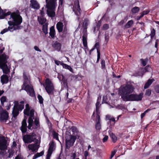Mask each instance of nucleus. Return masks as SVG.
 I'll list each match as a JSON object with an SVG mask.
<instances>
[{
	"label": "nucleus",
	"mask_w": 159,
	"mask_h": 159,
	"mask_svg": "<svg viewBox=\"0 0 159 159\" xmlns=\"http://www.w3.org/2000/svg\"><path fill=\"white\" fill-rule=\"evenodd\" d=\"M37 98L39 100V102L40 104H43V99L42 97L39 94H38L37 96Z\"/></svg>",
	"instance_id": "45"
},
{
	"label": "nucleus",
	"mask_w": 159,
	"mask_h": 159,
	"mask_svg": "<svg viewBox=\"0 0 159 159\" xmlns=\"http://www.w3.org/2000/svg\"><path fill=\"white\" fill-rule=\"evenodd\" d=\"M27 128L26 120V119L24 118L22 121L21 126L20 128L22 134H25L26 132Z\"/></svg>",
	"instance_id": "14"
},
{
	"label": "nucleus",
	"mask_w": 159,
	"mask_h": 159,
	"mask_svg": "<svg viewBox=\"0 0 159 159\" xmlns=\"http://www.w3.org/2000/svg\"><path fill=\"white\" fill-rule=\"evenodd\" d=\"M20 104H19L18 102H17L16 103H15L14 105H16L17 108L18 110L20 111H22L24 108V102L23 101H21L20 102Z\"/></svg>",
	"instance_id": "20"
},
{
	"label": "nucleus",
	"mask_w": 159,
	"mask_h": 159,
	"mask_svg": "<svg viewBox=\"0 0 159 159\" xmlns=\"http://www.w3.org/2000/svg\"><path fill=\"white\" fill-rule=\"evenodd\" d=\"M24 82L21 86V90H24L30 96L34 97L35 96V92L32 86H30L29 84L30 83V78L28 74L24 71L23 73Z\"/></svg>",
	"instance_id": "1"
},
{
	"label": "nucleus",
	"mask_w": 159,
	"mask_h": 159,
	"mask_svg": "<svg viewBox=\"0 0 159 159\" xmlns=\"http://www.w3.org/2000/svg\"><path fill=\"white\" fill-rule=\"evenodd\" d=\"M110 136L112 142L115 143L117 140V137L113 133L109 134Z\"/></svg>",
	"instance_id": "33"
},
{
	"label": "nucleus",
	"mask_w": 159,
	"mask_h": 159,
	"mask_svg": "<svg viewBox=\"0 0 159 159\" xmlns=\"http://www.w3.org/2000/svg\"><path fill=\"white\" fill-rule=\"evenodd\" d=\"M42 30L43 32L45 34H46L48 33L47 24H45L43 25Z\"/></svg>",
	"instance_id": "38"
},
{
	"label": "nucleus",
	"mask_w": 159,
	"mask_h": 159,
	"mask_svg": "<svg viewBox=\"0 0 159 159\" xmlns=\"http://www.w3.org/2000/svg\"><path fill=\"white\" fill-rule=\"evenodd\" d=\"M101 68L102 69H106V65H105V61L104 59H101Z\"/></svg>",
	"instance_id": "43"
},
{
	"label": "nucleus",
	"mask_w": 159,
	"mask_h": 159,
	"mask_svg": "<svg viewBox=\"0 0 159 159\" xmlns=\"http://www.w3.org/2000/svg\"><path fill=\"white\" fill-rule=\"evenodd\" d=\"M52 135L53 136V138L54 139H56L57 140H59L58 134L55 131H53Z\"/></svg>",
	"instance_id": "44"
},
{
	"label": "nucleus",
	"mask_w": 159,
	"mask_h": 159,
	"mask_svg": "<svg viewBox=\"0 0 159 159\" xmlns=\"http://www.w3.org/2000/svg\"><path fill=\"white\" fill-rule=\"evenodd\" d=\"M6 61V56L4 54L0 55V66L3 63H5Z\"/></svg>",
	"instance_id": "32"
},
{
	"label": "nucleus",
	"mask_w": 159,
	"mask_h": 159,
	"mask_svg": "<svg viewBox=\"0 0 159 159\" xmlns=\"http://www.w3.org/2000/svg\"><path fill=\"white\" fill-rule=\"evenodd\" d=\"M66 139V147L68 148L73 145L77 137L76 136L72 135L71 134H67Z\"/></svg>",
	"instance_id": "7"
},
{
	"label": "nucleus",
	"mask_w": 159,
	"mask_h": 159,
	"mask_svg": "<svg viewBox=\"0 0 159 159\" xmlns=\"http://www.w3.org/2000/svg\"><path fill=\"white\" fill-rule=\"evenodd\" d=\"M1 104L2 106H4V102L7 101V98L6 96H3L0 99Z\"/></svg>",
	"instance_id": "42"
},
{
	"label": "nucleus",
	"mask_w": 159,
	"mask_h": 159,
	"mask_svg": "<svg viewBox=\"0 0 159 159\" xmlns=\"http://www.w3.org/2000/svg\"><path fill=\"white\" fill-rule=\"evenodd\" d=\"M8 24L10 26H11L12 25H16L15 24L14 22L13 21H11V20H9L8 21Z\"/></svg>",
	"instance_id": "59"
},
{
	"label": "nucleus",
	"mask_w": 159,
	"mask_h": 159,
	"mask_svg": "<svg viewBox=\"0 0 159 159\" xmlns=\"http://www.w3.org/2000/svg\"><path fill=\"white\" fill-rule=\"evenodd\" d=\"M97 53V60L96 61V63H98L100 59V57H101V53L100 52V49L99 50H98V52Z\"/></svg>",
	"instance_id": "47"
},
{
	"label": "nucleus",
	"mask_w": 159,
	"mask_h": 159,
	"mask_svg": "<svg viewBox=\"0 0 159 159\" xmlns=\"http://www.w3.org/2000/svg\"><path fill=\"white\" fill-rule=\"evenodd\" d=\"M30 2H31L30 6L32 8L36 9H39V5L36 1L31 0Z\"/></svg>",
	"instance_id": "17"
},
{
	"label": "nucleus",
	"mask_w": 159,
	"mask_h": 159,
	"mask_svg": "<svg viewBox=\"0 0 159 159\" xmlns=\"http://www.w3.org/2000/svg\"><path fill=\"white\" fill-rule=\"evenodd\" d=\"M74 7H80L79 0H75L74 2Z\"/></svg>",
	"instance_id": "51"
},
{
	"label": "nucleus",
	"mask_w": 159,
	"mask_h": 159,
	"mask_svg": "<svg viewBox=\"0 0 159 159\" xmlns=\"http://www.w3.org/2000/svg\"><path fill=\"white\" fill-rule=\"evenodd\" d=\"M7 29L8 30H10V31H12L15 30L20 29V27L19 26L12 25L8 27Z\"/></svg>",
	"instance_id": "34"
},
{
	"label": "nucleus",
	"mask_w": 159,
	"mask_h": 159,
	"mask_svg": "<svg viewBox=\"0 0 159 159\" xmlns=\"http://www.w3.org/2000/svg\"><path fill=\"white\" fill-rule=\"evenodd\" d=\"M154 80L153 79H149L148 80L147 82L145 83L144 87V88L145 89L148 88L152 84Z\"/></svg>",
	"instance_id": "29"
},
{
	"label": "nucleus",
	"mask_w": 159,
	"mask_h": 159,
	"mask_svg": "<svg viewBox=\"0 0 159 159\" xmlns=\"http://www.w3.org/2000/svg\"><path fill=\"white\" fill-rule=\"evenodd\" d=\"M134 87L131 84H126L120 90V93L123 100L124 101L125 99V97H127L130 94H131L134 91Z\"/></svg>",
	"instance_id": "2"
},
{
	"label": "nucleus",
	"mask_w": 159,
	"mask_h": 159,
	"mask_svg": "<svg viewBox=\"0 0 159 159\" xmlns=\"http://www.w3.org/2000/svg\"><path fill=\"white\" fill-rule=\"evenodd\" d=\"M133 24V21L132 20H130L128 21L126 24L123 27V29H128Z\"/></svg>",
	"instance_id": "30"
},
{
	"label": "nucleus",
	"mask_w": 159,
	"mask_h": 159,
	"mask_svg": "<svg viewBox=\"0 0 159 159\" xmlns=\"http://www.w3.org/2000/svg\"><path fill=\"white\" fill-rule=\"evenodd\" d=\"M9 16V19H10L12 18L16 26H19L22 22V17L19 14L15 12L12 13L11 12V14Z\"/></svg>",
	"instance_id": "6"
},
{
	"label": "nucleus",
	"mask_w": 159,
	"mask_h": 159,
	"mask_svg": "<svg viewBox=\"0 0 159 159\" xmlns=\"http://www.w3.org/2000/svg\"><path fill=\"white\" fill-rule=\"evenodd\" d=\"M88 22L89 20L85 18L84 19L82 25V27L84 30L87 29L88 25Z\"/></svg>",
	"instance_id": "36"
},
{
	"label": "nucleus",
	"mask_w": 159,
	"mask_h": 159,
	"mask_svg": "<svg viewBox=\"0 0 159 159\" xmlns=\"http://www.w3.org/2000/svg\"><path fill=\"white\" fill-rule=\"evenodd\" d=\"M100 116L99 114H97L96 115V123L100 122Z\"/></svg>",
	"instance_id": "55"
},
{
	"label": "nucleus",
	"mask_w": 159,
	"mask_h": 159,
	"mask_svg": "<svg viewBox=\"0 0 159 159\" xmlns=\"http://www.w3.org/2000/svg\"><path fill=\"white\" fill-rule=\"evenodd\" d=\"M45 87L46 92L49 95H53L54 87V84L49 78H47L45 81L44 84H43Z\"/></svg>",
	"instance_id": "3"
},
{
	"label": "nucleus",
	"mask_w": 159,
	"mask_h": 159,
	"mask_svg": "<svg viewBox=\"0 0 159 159\" xmlns=\"http://www.w3.org/2000/svg\"><path fill=\"white\" fill-rule=\"evenodd\" d=\"M63 23L61 22H59L57 23L56 25V28L59 33L62 31L63 27Z\"/></svg>",
	"instance_id": "21"
},
{
	"label": "nucleus",
	"mask_w": 159,
	"mask_h": 159,
	"mask_svg": "<svg viewBox=\"0 0 159 159\" xmlns=\"http://www.w3.org/2000/svg\"><path fill=\"white\" fill-rule=\"evenodd\" d=\"M108 136L107 135H105L104 138L103 139L102 141L103 143L107 141L108 139Z\"/></svg>",
	"instance_id": "62"
},
{
	"label": "nucleus",
	"mask_w": 159,
	"mask_h": 159,
	"mask_svg": "<svg viewBox=\"0 0 159 159\" xmlns=\"http://www.w3.org/2000/svg\"><path fill=\"white\" fill-rule=\"evenodd\" d=\"M155 90L157 93H159V85H157L155 86Z\"/></svg>",
	"instance_id": "60"
},
{
	"label": "nucleus",
	"mask_w": 159,
	"mask_h": 159,
	"mask_svg": "<svg viewBox=\"0 0 159 159\" xmlns=\"http://www.w3.org/2000/svg\"><path fill=\"white\" fill-rule=\"evenodd\" d=\"M3 72L4 74H8L10 72V70L8 69L7 66L6 68L3 69Z\"/></svg>",
	"instance_id": "53"
},
{
	"label": "nucleus",
	"mask_w": 159,
	"mask_h": 159,
	"mask_svg": "<svg viewBox=\"0 0 159 159\" xmlns=\"http://www.w3.org/2000/svg\"><path fill=\"white\" fill-rule=\"evenodd\" d=\"M62 32V37L63 38L66 37L67 33V29L66 26L64 27V29L63 30V31Z\"/></svg>",
	"instance_id": "40"
},
{
	"label": "nucleus",
	"mask_w": 159,
	"mask_h": 159,
	"mask_svg": "<svg viewBox=\"0 0 159 159\" xmlns=\"http://www.w3.org/2000/svg\"><path fill=\"white\" fill-rule=\"evenodd\" d=\"M54 62L55 64H56L57 65V66H58L59 65V64L61 65L62 63H63L62 62V61H61L58 60H55L54 61Z\"/></svg>",
	"instance_id": "58"
},
{
	"label": "nucleus",
	"mask_w": 159,
	"mask_h": 159,
	"mask_svg": "<svg viewBox=\"0 0 159 159\" xmlns=\"http://www.w3.org/2000/svg\"><path fill=\"white\" fill-rule=\"evenodd\" d=\"M95 127L97 130H100L101 129V125L100 122L96 123Z\"/></svg>",
	"instance_id": "41"
},
{
	"label": "nucleus",
	"mask_w": 159,
	"mask_h": 159,
	"mask_svg": "<svg viewBox=\"0 0 159 159\" xmlns=\"http://www.w3.org/2000/svg\"><path fill=\"white\" fill-rule=\"evenodd\" d=\"M61 81L62 82V85H63L64 87L65 88H68V86L67 85V79L65 78L64 76L63 75H61Z\"/></svg>",
	"instance_id": "28"
},
{
	"label": "nucleus",
	"mask_w": 159,
	"mask_h": 159,
	"mask_svg": "<svg viewBox=\"0 0 159 159\" xmlns=\"http://www.w3.org/2000/svg\"><path fill=\"white\" fill-rule=\"evenodd\" d=\"M9 116L8 112L5 110H2L0 114V120L1 122H6L8 120Z\"/></svg>",
	"instance_id": "12"
},
{
	"label": "nucleus",
	"mask_w": 159,
	"mask_h": 159,
	"mask_svg": "<svg viewBox=\"0 0 159 159\" xmlns=\"http://www.w3.org/2000/svg\"><path fill=\"white\" fill-rule=\"evenodd\" d=\"M34 127H32V129H36L40 126V122L39 118L37 117L35 118L34 120Z\"/></svg>",
	"instance_id": "23"
},
{
	"label": "nucleus",
	"mask_w": 159,
	"mask_h": 159,
	"mask_svg": "<svg viewBox=\"0 0 159 159\" xmlns=\"http://www.w3.org/2000/svg\"><path fill=\"white\" fill-rule=\"evenodd\" d=\"M55 9L51 10H49L48 9L47 11L48 16L51 17H55L56 15V13L55 11Z\"/></svg>",
	"instance_id": "25"
},
{
	"label": "nucleus",
	"mask_w": 159,
	"mask_h": 159,
	"mask_svg": "<svg viewBox=\"0 0 159 159\" xmlns=\"http://www.w3.org/2000/svg\"><path fill=\"white\" fill-rule=\"evenodd\" d=\"M155 34H156V30L154 28H152L151 30V33L150 34L151 39H152V38L155 35Z\"/></svg>",
	"instance_id": "46"
},
{
	"label": "nucleus",
	"mask_w": 159,
	"mask_h": 159,
	"mask_svg": "<svg viewBox=\"0 0 159 159\" xmlns=\"http://www.w3.org/2000/svg\"><path fill=\"white\" fill-rule=\"evenodd\" d=\"M19 111L17 108L16 105H14L12 112L13 116L14 117H16L19 114Z\"/></svg>",
	"instance_id": "22"
},
{
	"label": "nucleus",
	"mask_w": 159,
	"mask_h": 159,
	"mask_svg": "<svg viewBox=\"0 0 159 159\" xmlns=\"http://www.w3.org/2000/svg\"><path fill=\"white\" fill-rule=\"evenodd\" d=\"M151 93V90L150 89H148L146 90L145 93V95L148 96H149Z\"/></svg>",
	"instance_id": "52"
},
{
	"label": "nucleus",
	"mask_w": 159,
	"mask_h": 159,
	"mask_svg": "<svg viewBox=\"0 0 159 159\" xmlns=\"http://www.w3.org/2000/svg\"><path fill=\"white\" fill-rule=\"evenodd\" d=\"M7 140L5 139L4 137H2L0 139V150L4 151L7 149Z\"/></svg>",
	"instance_id": "11"
},
{
	"label": "nucleus",
	"mask_w": 159,
	"mask_h": 159,
	"mask_svg": "<svg viewBox=\"0 0 159 159\" xmlns=\"http://www.w3.org/2000/svg\"><path fill=\"white\" fill-rule=\"evenodd\" d=\"M61 64L63 68L69 70L70 72H73V69L70 66L64 63H62Z\"/></svg>",
	"instance_id": "37"
},
{
	"label": "nucleus",
	"mask_w": 159,
	"mask_h": 159,
	"mask_svg": "<svg viewBox=\"0 0 159 159\" xmlns=\"http://www.w3.org/2000/svg\"><path fill=\"white\" fill-rule=\"evenodd\" d=\"M49 146L47 151L46 159H50L53 152L55 149L54 142L53 141H52L51 143H49Z\"/></svg>",
	"instance_id": "8"
},
{
	"label": "nucleus",
	"mask_w": 159,
	"mask_h": 159,
	"mask_svg": "<svg viewBox=\"0 0 159 159\" xmlns=\"http://www.w3.org/2000/svg\"><path fill=\"white\" fill-rule=\"evenodd\" d=\"M8 77L6 75H3L1 77V81L2 84L7 83L8 82Z\"/></svg>",
	"instance_id": "31"
},
{
	"label": "nucleus",
	"mask_w": 159,
	"mask_h": 159,
	"mask_svg": "<svg viewBox=\"0 0 159 159\" xmlns=\"http://www.w3.org/2000/svg\"><path fill=\"white\" fill-rule=\"evenodd\" d=\"M83 35L82 37V42L83 44L84 47L86 48V49H88V48L87 45V34L86 32H83Z\"/></svg>",
	"instance_id": "16"
},
{
	"label": "nucleus",
	"mask_w": 159,
	"mask_h": 159,
	"mask_svg": "<svg viewBox=\"0 0 159 159\" xmlns=\"http://www.w3.org/2000/svg\"><path fill=\"white\" fill-rule=\"evenodd\" d=\"M143 97V93H141L139 94L136 93L130 94L127 97H125V101H139L142 100Z\"/></svg>",
	"instance_id": "4"
},
{
	"label": "nucleus",
	"mask_w": 159,
	"mask_h": 159,
	"mask_svg": "<svg viewBox=\"0 0 159 159\" xmlns=\"http://www.w3.org/2000/svg\"><path fill=\"white\" fill-rule=\"evenodd\" d=\"M52 46L55 50L59 51L61 49V45L57 41H56L52 44Z\"/></svg>",
	"instance_id": "18"
},
{
	"label": "nucleus",
	"mask_w": 159,
	"mask_h": 159,
	"mask_svg": "<svg viewBox=\"0 0 159 159\" xmlns=\"http://www.w3.org/2000/svg\"><path fill=\"white\" fill-rule=\"evenodd\" d=\"M96 49L97 50V52H98V50H100V45L99 42H97L95 43L93 47L89 51V54L91 55V54L92 52L95 49Z\"/></svg>",
	"instance_id": "24"
},
{
	"label": "nucleus",
	"mask_w": 159,
	"mask_h": 159,
	"mask_svg": "<svg viewBox=\"0 0 159 159\" xmlns=\"http://www.w3.org/2000/svg\"><path fill=\"white\" fill-rule=\"evenodd\" d=\"M149 12V10H148L143 11L141 13L144 16V15H146L148 14Z\"/></svg>",
	"instance_id": "56"
},
{
	"label": "nucleus",
	"mask_w": 159,
	"mask_h": 159,
	"mask_svg": "<svg viewBox=\"0 0 159 159\" xmlns=\"http://www.w3.org/2000/svg\"><path fill=\"white\" fill-rule=\"evenodd\" d=\"M25 108L24 110V113L25 115L27 116H29L30 115V107L29 106V104H26L25 106Z\"/></svg>",
	"instance_id": "19"
},
{
	"label": "nucleus",
	"mask_w": 159,
	"mask_h": 159,
	"mask_svg": "<svg viewBox=\"0 0 159 159\" xmlns=\"http://www.w3.org/2000/svg\"><path fill=\"white\" fill-rule=\"evenodd\" d=\"M109 28V25L108 24H105L103 25L102 27V30H107Z\"/></svg>",
	"instance_id": "50"
},
{
	"label": "nucleus",
	"mask_w": 159,
	"mask_h": 159,
	"mask_svg": "<svg viewBox=\"0 0 159 159\" xmlns=\"http://www.w3.org/2000/svg\"><path fill=\"white\" fill-rule=\"evenodd\" d=\"M151 109H148L145 111L143 113H142L141 115V117L142 119L146 113L149 111Z\"/></svg>",
	"instance_id": "49"
},
{
	"label": "nucleus",
	"mask_w": 159,
	"mask_h": 159,
	"mask_svg": "<svg viewBox=\"0 0 159 159\" xmlns=\"http://www.w3.org/2000/svg\"><path fill=\"white\" fill-rule=\"evenodd\" d=\"M46 7L49 10H54L56 9L57 5L56 0H49L46 2Z\"/></svg>",
	"instance_id": "10"
},
{
	"label": "nucleus",
	"mask_w": 159,
	"mask_h": 159,
	"mask_svg": "<svg viewBox=\"0 0 159 159\" xmlns=\"http://www.w3.org/2000/svg\"><path fill=\"white\" fill-rule=\"evenodd\" d=\"M36 134L34 132H32L30 134H26L23 137V140L25 143H30L32 142H34L37 140Z\"/></svg>",
	"instance_id": "5"
},
{
	"label": "nucleus",
	"mask_w": 159,
	"mask_h": 159,
	"mask_svg": "<svg viewBox=\"0 0 159 159\" xmlns=\"http://www.w3.org/2000/svg\"><path fill=\"white\" fill-rule=\"evenodd\" d=\"M14 152V151L12 149H11L7 157L9 158L13 156Z\"/></svg>",
	"instance_id": "54"
},
{
	"label": "nucleus",
	"mask_w": 159,
	"mask_h": 159,
	"mask_svg": "<svg viewBox=\"0 0 159 159\" xmlns=\"http://www.w3.org/2000/svg\"><path fill=\"white\" fill-rule=\"evenodd\" d=\"M44 151L43 150L39 153L37 152L34 155L33 157V159H36L39 157L42 156L44 154Z\"/></svg>",
	"instance_id": "35"
},
{
	"label": "nucleus",
	"mask_w": 159,
	"mask_h": 159,
	"mask_svg": "<svg viewBox=\"0 0 159 159\" xmlns=\"http://www.w3.org/2000/svg\"><path fill=\"white\" fill-rule=\"evenodd\" d=\"M28 148L33 152H36L39 148V147L36 143L30 144L28 145Z\"/></svg>",
	"instance_id": "15"
},
{
	"label": "nucleus",
	"mask_w": 159,
	"mask_h": 159,
	"mask_svg": "<svg viewBox=\"0 0 159 159\" xmlns=\"http://www.w3.org/2000/svg\"><path fill=\"white\" fill-rule=\"evenodd\" d=\"M7 10H3L0 7V19H3L4 18L7 20V17L9 16L11 14V12L8 11L6 12Z\"/></svg>",
	"instance_id": "13"
},
{
	"label": "nucleus",
	"mask_w": 159,
	"mask_h": 159,
	"mask_svg": "<svg viewBox=\"0 0 159 159\" xmlns=\"http://www.w3.org/2000/svg\"><path fill=\"white\" fill-rule=\"evenodd\" d=\"M73 11L75 14L77 16H80L82 12L80 7H74Z\"/></svg>",
	"instance_id": "27"
},
{
	"label": "nucleus",
	"mask_w": 159,
	"mask_h": 159,
	"mask_svg": "<svg viewBox=\"0 0 159 159\" xmlns=\"http://www.w3.org/2000/svg\"><path fill=\"white\" fill-rule=\"evenodd\" d=\"M140 10V8L137 7H133L131 10V11L133 14H135L138 13Z\"/></svg>",
	"instance_id": "39"
},
{
	"label": "nucleus",
	"mask_w": 159,
	"mask_h": 159,
	"mask_svg": "<svg viewBox=\"0 0 159 159\" xmlns=\"http://www.w3.org/2000/svg\"><path fill=\"white\" fill-rule=\"evenodd\" d=\"M127 20V19H125L124 20H122L119 23V25H123L125 22Z\"/></svg>",
	"instance_id": "57"
},
{
	"label": "nucleus",
	"mask_w": 159,
	"mask_h": 159,
	"mask_svg": "<svg viewBox=\"0 0 159 159\" xmlns=\"http://www.w3.org/2000/svg\"><path fill=\"white\" fill-rule=\"evenodd\" d=\"M50 36L52 39H54L55 35V31L54 26H52L50 29L49 33Z\"/></svg>",
	"instance_id": "26"
},
{
	"label": "nucleus",
	"mask_w": 159,
	"mask_h": 159,
	"mask_svg": "<svg viewBox=\"0 0 159 159\" xmlns=\"http://www.w3.org/2000/svg\"><path fill=\"white\" fill-rule=\"evenodd\" d=\"M76 156V155L75 153H72L70 156L71 159H75Z\"/></svg>",
	"instance_id": "64"
},
{
	"label": "nucleus",
	"mask_w": 159,
	"mask_h": 159,
	"mask_svg": "<svg viewBox=\"0 0 159 159\" xmlns=\"http://www.w3.org/2000/svg\"><path fill=\"white\" fill-rule=\"evenodd\" d=\"M101 23L102 21L101 20L98 21L96 25L98 29H99L100 28V27L101 25Z\"/></svg>",
	"instance_id": "61"
},
{
	"label": "nucleus",
	"mask_w": 159,
	"mask_h": 159,
	"mask_svg": "<svg viewBox=\"0 0 159 159\" xmlns=\"http://www.w3.org/2000/svg\"><path fill=\"white\" fill-rule=\"evenodd\" d=\"M147 59H146L145 60H144L142 58L140 59V61L143 66H145L147 65Z\"/></svg>",
	"instance_id": "48"
},
{
	"label": "nucleus",
	"mask_w": 159,
	"mask_h": 159,
	"mask_svg": "<svg viewBox=\"0 0 159 159\" xmlns=\"http://www.w3.org/2000/svg\"><path fill=\"white\" fill-rule=\"evenodd\" d=\"M8 31V30L7 28H5L1 32L0 34H2L5 33L7 32Z\"/></svg>",
	"instance_id": "63"
},
{
	"label": "nucleus",
	"mask_w": 159,
	"mask_h": 159,
	"mask_svg": "<svg viewBox=\"0 0 159 159\" xmlns=\"http://www.w3.org/2000/svg\"><path fill=\"white\" fill-rule=\"evenodd\" d=\"M34 110L33 109L30 110V115H29L30 117L28 118V128L29 129L32 130V128L31 127H32L33 124V117L34 115Z\"/></svg>",
	"instance_id": "9"
}]
</instances>
